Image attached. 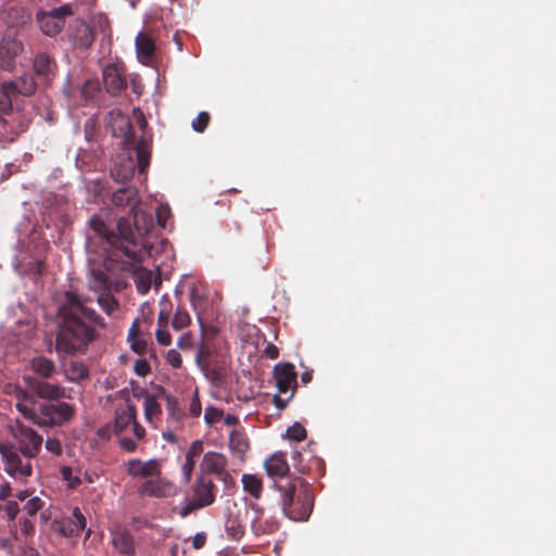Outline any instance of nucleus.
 Returning a JSON list of instances; mask_svg holds the SVG:
<instances>
[{
  "instance_id": "obj_1",
  "label": "nucleus",
  "mask_w": 556,
  "mask_h": 556,
  "mask_svg": "<svg viewBox=\"0 0 556 556\" xmlns=\"http://www.w3.org/2000/svg\"><path fill=\"white\" fill-rule=\"evenodd\" d=\"M134 226L137 233L119 220L116 232L98 216L89 220L92 233L86 239V250L89 254L102 258V266L105 271L116 274L119 271H131L137 269L146 256L150 255V249L143 239L154 228V220L151 214L138 207L131 208Z\"/></svg>"
},
{
  "instance_id": "obj_2",
  "label": "nucleus",
  "mask_w": 556,
  "mask_h": 556,
  "mask_svg": "<svg viewBox=\"0 0 556 556\" xmlns=\"http://www.w3.org/2000/svg\"><path fill=\"white\" fill-rule=\"evenodd\" d=\"M60 323L55 334L54 351L61 355L85 354L89 344L99 337L98 328H105L104 319L74 292L65 293L59 307Z\"/></svg>"
},
{
  "instance_id": "obj_3",
  "label": "nucleus",
  "mask_w": 556,
  "mask_h": 556,
  "mask_svg": "<svg viewBox=\"0 0 556 556\" xmlns=\"http://www.w3.org/2000/svg\"><path fill=\"white\" fill-rule=\"evenodd\" d=\"M275 488L281 493V508L289 519L306 521L309 518L314 507V495L306 480L294 477L283 482H275Z\"/></svg>"
},
{
  "instance_id": "obj_4",
  "label": "nucleus",
  "mask_w": 556,
  "mask_h": 556,
  "mask_svg": "<svg viewBox=\"0 0 556 556\" xmlns=\"http://www.w3.org/2000/svg\"><path fill=\"white\" fill-rule=\"evenodd\" d=\"M123 124V129H125L124 143L127 149L135 150L137 164L131 157L122 159L119 162H116L111 168V176L118 182L129 181L134 176L136 166L139 173L143 174L150 164L149 142L143 137L136 138L129 119H124Z\"/></svg>"
},
{
  "instance_id": "obj_5",
  "label": "nucleus",
  "mask_w": 556,
  "mask_h": 556,
  "mask_svg": "<svg viewBox=\"0 0 556 556\" xmlns=\"http://www.w3.org/2000/svg\"><path fill=\"white\" fill-rule=\"evenodd\" d=\"M75 416V408L66 402L53 401L38 404L31 422L40 428L62 427Z\"/></svg>"
},
{
  "instance_id": "obj_6",
  "label": "nucleus",
  "mask_w": 556,
  "mask_h": 556,
  "mask_svg": "<svg viewBox=\"0 0 556 556\" xmlns=\"http://www.w3.org/2000/svg\"><path fill=\"white\" fill-rule=\"evenodd\" d=\"M217 488L212 478L201 475L192 486V498L186 500L178 514L186 518L195 510L212 505L216 500Z\"/></svg>"
},
{
  "instance_id": "obj_7",
  "label": "nucleus",
  "mask_w": 556,
  "mask_h": 556,
  "mask_svg": "<svg viewBox=\"0 0 556 556\" xmlns=\"http://www.w3.org/2000/svg\"><path fill=\"white\" fill-rule=\"evenodd\" d=\"M10 433L16 443L15 448L20 451L24 457L35 458L40 453L43 439L31 427L16 419L10 425Z\"/></svg>"
},
{
  "instance_id": "obj_8",
  "label": "nucleus",
  "mask_w": 556,
  "mask_h": 556,
  "mask_svg": "<svg viewBox=\"0 0 556 556\" xmlns=\"http://www.w3.org/2000/svg\"><path fill=\"white\" fill-rule=\"evenodd\" d=\"M4 470L14 479H26L33 475L31 459L24 457L13 445L0 444Z\"/></svg>"
},
{
  "instance_id": "obj_9",
  "label": "nucleus",
  "mask_w": 556,
  "mask_h": 556,
  "mask_svg": "<svg viewBox=\"0 0 556 556\" xmlns=\"http://www.w3.org/2000/svg\"><path fill=\"white\" fill-rule=\"evenodd\" d=\"M74 11L71 4H63L50 11H39L36 14V22L40 30L49 37L61 33L65 25V18L72 16Z\"/></svg>"
},
{
  "instance_id": "obj_10",
  "label": "nucleus",
  "mask_w": 556,
  "mask_h": 556,
  "mask_svg": "<svg viewBox=\"0 0 556 556\" xmlns=\"http://www.w3.org/2000/svg\"><path fill=\"white\" fill-rule=\"evenodd\" d=\"M112 286L113 280L105 271L92 269L90 288L97 292H101L97 301L108 315H111L118 307L117 300L110 293Z\"/></svg>"
},
{
  "instance_id": "obj_11",
  "label": "nucleus",
  "mask_w": 556,
  "mask_h": 556,
  "mask_svg": "<svg viewBox=\"0 0 556 556\" xmlns=\"http://www.w3.org/2000/svg\"><path fill=\"white\" fill-rule=\"evenodd\" d=\"M25 382L37 397L46 400L47 402L58 401L65 395V389L60 383H52L46 379H38L36 377H25Z\"/></svg>"
},
{
  "instance_id": "obj_12",
  "label": "nucleus",
  "mask_w": 556,
  "mask_h": 556,
  "mask_svg": "<svg viewBox=\"0 0 556 556\" xmlns=\"http://www.w3.org/2000/svg\"><path fill=\"white\" fill-rule=\"evenodd\" d=\"M111 544L113 548L121 555L135 556L136 544L132 533L124 528L116 526L110 529Z\"/></svg>"
},
{
  "instance_id": "obj_13",
  "label": "nucleus",
  "mask_w": 556,
  "mask_h": 556,
  "mask_svg": "<svg viewBox=\"0 0 556 556\" xmlns=\"http://www.w3.org/2000/svg\"><path fill=\"white\" fill-rule=\"evenodd\" d=\"M23 51L22 41L13 37L0 40V68L11 72L15 67V60Z\"/></svg>"
},
{
  "instance_id": "obj_14",
  "label": "nucleus",
  "mask_w": 556,
  "mask_h": 556,
  "mask_svg": "<svg viewBox=\"0 0 556 556\" xmlns=\"http://www.w3.org/2000/svg\"><path fill=\"white\" fill-rule=\"evenodd\" d=\"M126 471L134 478L151 479L161 476V465L155 458L147 462H142L139 458H132L126 463Z\"/></svg>"
},
{
  "instance_id": "obj_15",
  "label": "nucleus",
  "mask_w": 556,
  "mask_h": 556,
  "mask_svg": "<svg viewBox=\"0 0 556 556\" xmlns=\"http://www.w3.org/2000/svg\"><path fill=\"white\" fill-rule=\"evenodd\" d=\"M140 494L152 497H169L176 494V486L172 482L159 477L146 480L140 485Z\"/></svg>"
},
{
  "instance_id": "obj_16",
  "label": "nucleus",
  "mask_w": 556,
  "mask_h": 556,
  "mask_svg": "<svg viewBox=\"0 0 556 556\" xmlns=\"http://www.w3.org/2000/svg\"><path fill=\"white\" fill-rule=\"evenodd\" d=\"M274 377L280 394L291 392L296 388V372L291 363L277 364L274 367Z\"/></svg>"
},
{
  "instance_id": "obj_17",
  "label": "nucleus",
  "mask_w": 556,
  "mask_h": 556,
  "mask_svg": "<svg viewBox=\"0 0 556 556\" xmlns=\"http://www.w3.org/2000/svg\"><path fill=\"white\" fill-rule=\"evenodd\" d=\"M70 38L74 46L81 50H87L94 40L91 27L79 18L72 23L70 27Z\"/></svg>"
},
{
  "instance_id": "obj_18",
  "label": "nucleus",
  "mask_w": 556,
  "mask_h": 556,
  "mask_svg": "<svg viewBox=\"0 0 556 556\" xmlns=\"http://www.w3.org/2000/svg\"><path fill=\"white\" fill-rule=\"evenodd\" d=\"M87 520L78 507H74L72 516L58 521L59 532L65 538L77 536L86 528Z\"/></svg>"
},
{
  "instance_id": "obj_19",
  "label": "nucleus",
  "mask_w": 556,
  "mask_h": 556,
  "mask_svg": "<svg viewBox=\"0 0 556 556\" xmlns=\"http://www.w3.org/2000/svg\"><path fill=\"white\" fill-rule=\"evenodd\" d=\"M227 458L217 452H207L203 456L202 468L207 473H214L218 479L226 481L229 473L226 471Z\"/></svg>"
},
{
  "instance_id": "obj_20",
  "label": "nucleus",
  "mask_w": 556,
  "mask_h": 556,
  "mask_svg": "<svg viewBox=\"0 0 556 556\" xmlns=\"http://www.w3.org/2000/svg\"><path fill=\"white\" fill-rule=\"evenodd\" d=\"M29 368L38 379L51 380L58 374L54 361L43 355L34 356L29 362Z\"/></svg>"
},
{
  "instance_id": "obj_21",
  "label": "nucleus",
  "mask_w": 556,
  "mask_h": 556,
  "mask_svg": "<svg viewBox=\"0 0 556 556\" xmlns=\"http://www.w3.org/2000/svg\"><path fill=\"white\" fill-rule=\"evenodd\" d=\"M103 83L106 91L112 96H117L126 87L124 77L114 64H109L103 70Z\"/></svg>"
},
{
  "instance_id": "obj_22",
  "label": "nucleus",
  "mask_w": 556,
  "mask_h": 556,
  "mask_svg": "<svg viewBox=\"0 0 556 556\" xmlns=\"http://www.w3.org/2000/svg\"><path fill=\"white\" fill-rule=\"evenodd\" d=\"M137 418V410L134 404L128 403L123 408H117L114 420V433L122 435Z\"/></svg>"
},
{
  "instance_id": "obj_23",
  "label": "nucleus",
  "mask_w": 556,
  "mask_h": 556,
  "mask_svg": "<svg viewBox=\"0 0 556 556\" xmlns=\"http://www.w3.org/2000/svg\"><path fill=\"white\" fill-rule=\"evenodd\" d=\"M33 67L38 76H42L47 79H50L56 74V62L53 56L46 52H39L35 55Z\"/></svg>"
},
{
  "instance_id": "obj_24",
  "label": "nucleus",
  "mask_w": 556,
  "mask_h": 556,
  "mask_svg": "<svg viewBox=\"0 0 556 556\" xmlns=\"http://www.w3.org/2000/svg\"><path fill=\"white\" fill-rule=\"evenodd\" d=\"M266 472L271 478H285L289 472V464L283 453H276L264 462Z\"/></svg>"
},
{
  "instance_id": "obj_25",
  "label": "nucleus",
  "mask_w": 556,
  "mask_h": 556,
  "mask_svg": "<svg viewBox=\"0 0 556 556\" xmlns=\"http://www.w3.org/2000/svg\"><path fill=\"white\" fill-rule=\"evenodd\" d=\"M136 51L139 61L144 65L149 64L155 51L153 39L146 33H139L136 37Z\"/></svg>"
},
{
  "instance_id": "obj_26",
  "label": "nucleus",
  "mask_w": 556,
  "mask_h": 556,
  "mask_svg": "<svg viewBox=\"0 0 556 556\" xmlns=\"http://www.w3.org/2000/svg\"><path fill=\"white\" fill-rule=\"evenodd\" d=\"M7 115H0V141L12 142L15 137L26 130L22 123H16L14 118H7Z\"/></svg>"
},
{
  "instance_id": "obj_27",
  "label": "nucleus",
  "mask_w": 556,
  "mask_h": 556,
  "mask_svg": "<svg viewBox=\"0 0 556 556\" xmlns=\"http://www.w3.org/2000/svg\"><path fill=\"white\" fill-rule=\"evenodd\" d=\"M8 87L11 88L14 94L31 96L36 89L37 84L30 74H23L15 80L5 81Z\"/></svg>"
},
{
  "instance_id": "obj_28",
  "label": "nucleus",
  "mask_w": 556,
  "mask_h": 556,
  "mask_svg": "<svg viewBox=\"0 0 556 556\" xmlns=\"http://www.w3.org/2000/svg\"><path fill=\"white\" fill-rule=\"evenodd\" d=\"M166 424L172 425L174 428H182L186 414L181 409L179 402L176 397L170 395L166 396Z\"/></svg>"
},
{
  "instance_id": "obj_29",
  "label": "nucleus",
  "mask_w": 556,
  "mask_h": 556,
  "mask_svg": "<svg viewBox=\"0 0 556 556\" xmlns=\"http://www.w3.org/2000/svg\"><path fill=\"white\" fill-rule=\"evenodd\" d=\"M279 529V521L275 517L263 518L255 516L252 520V530L256 535L270 534Z\"/></svg>"
},
{
  "instance_id": "obj_30",
  "label": "nucleus",
  "mask_w": 556,
  "mask_h": 556,
  "mask_svg": "<svg viewBox=\"0 0 556 556\" xmlns=\"http://www.w3.org/2000/svg\"><path fill=\"white\" fill-rule=\"evenodd\" d=\"M64 375L70 382H79L89 377V370L83 362L73 361L64 370Z\"/></svg>"
},
{
  "instance_id": "obj_31",
  "label": "nucleus",
  "mask_w": 556,
  "mask_h": 556,
  "mask_svg": "<svg viewBox=\"0 0 556 556\" xmlns=\"http://www.w3.org/2000/svg\"><path fill=\"white\" fill-rule=\"evenodd\" d=\"M229 448L233 454L242 458L249 450V441L245 434L241 431L232 430L229 435Z\"/></svg>"
},
{
  "instance_id": "obj_32",
  "label": "nucleus",
  "mask_w": 556,
  "mask_h": 556,
  "mask_svg": "<svg viewBox=\"0 0 556 556\" xmlns=\"http://www.w3.org/2000/svg\"><path fill=\"white\" fill-rule=\"evenodd\" d=\"M225 531L227 535L233 541H240L244 535V526L240 518L235 515H229L225 521Z\"/></svg>"
},
{
  "instance_id": "obj_33",
  "label": "nucleus",
  "mask_w": 556,
  "mask_h": 556,
  "mask_svg": "<svg viewBox=\"0 0 556 556\" xmlns=\"http://www.w3.org/2000/svg\"><path fill=\"white\" fill-rule=\"evenodd\" d=\"M243 490L254 498H260L263 492L262 479L256 475L244 473L242 476Z\"/></svg>"
},
{
  "instance_id": "obj_34",
  "label": "nucleus",
  "mask_w": 556,
  "mask_h": 556,
  "mask_svg": "<svg viewBox=\"0 0 556 556\" xmlns=\"http://www.w3.org/2000/svg\"><path fill=\"white\" fill-rule=\"evenodd\" d=\"M137 195V190L132 187H123L116 190L112 195V202L116 206H124L131 204Z\"/></svg>"
},
{
  "instance_id": "obj_35",
  "label": "nucleus",
  "mask_w": 556,
  "mask_h": 556,
  "mask_svg": "<svg viewBox=\"0 0 556 556\" xmlns=\"http://www.w3.org/2000/svg\"><path fill=\"white\" fill-rule=\"evenodd\" d=\"M29 391L22 388H15L14 396L16 399L15 407L23 417L29 421L35 417V412L30 410L25 404V397Z\"/></svg>"
},
{
  "instance_id": "obj_36",
  "label": "nucleus",
  "mask_w": 556,
  "mask_h": 556,
  "mask_svg": "<svg viewBox=\"0 0 556 556\" xmlns=\"http://www.w3.org/2000/svg\"><path fill=\"white\" fill-rule=\"evenodd\" d=\"M12 96H14L13 91L10 87H8V84L4 81L0 86V114L11 115Z\"/></svg>"
},
{
  "instance_id": "obj_37",
  "label": "nucleus",
  "mask_w": 556,
  "mask_h": 556,
  "mask_svg": "<svg viewBox=\"0 0 556 556\" xmlns=\"http://www.w3.org/2000/svg\"><path fill=\"white\" fill-rule=\"evenodd\" d=\"M143 407H144L146 419L151 424L153 422L154 419L159 418L162 414L161 405L151 395H148L144 397Z\"/></svg>"
},
{
  "instance_id": "obj_38",
  "label": "nucleus",
  "mask_w": 556,
  "mask_h": 556,
  "mask_svg": "<svg viewBox=\"0 0 556 556\" xmlns=\"http://www.w3.org/2000/svg\"><path fill=\"white\" fill-rule=\"evenodd\" d=\"M173 304L172 302L163 298L160 301V312L157 315V328H168L170 316H172Z\"/></svg>"
},
{
  "instance_id": "obj_39",
  "label": "nucleus",
  "mask_w": 556,
  "mask_h": 556,
  "mask_svg": "<svg viewBox=\"0 0 556 556\" xmlns=\"http://www.w3.org/2000/svg\"><path fill=\"white\" fill-rule=\"evenodd\" d=\"M191 323V317L189 315V313L182 308V307H178L174 314V317L172 319V327L177 330V331H180L182 329H185L186 327H188Z\"/></svg>"
},
{
  "instance_id": "obj_40",
  "label": "nucleus",
  "mask_w": 556,
  "mask_h": 556,
  "mask_svg": "<svg viewBox=\"0 0 556 556\" xmlns=\"http://www.w3.org/2000/svg\"><path fill=\"white\" fill-rule=\"evenodd\" d=\"M152 273L146 269H140L138 273V279L136 281L137 290L144 294L151 288Z\"/></svg>"
},
{
  "instance_id": "obj_41",
  "label": "nucleus",
  "mask_w": 556,
  "mask_h": 556,
  "mask_svg": "<svg viewBox=\"0 0 556 556\" xmlns=\"http://www.w3.org/2000/svg\"><path fill=\"white\" fill-rule=\"evenodd\" d=\"M286 437L292 441H303L306 438V429L300 422H294L287 429Z\"/></svg>"
},
{
  "instance_id": "obj_42",
  "label": "nucleus",
  "mask_w": 556,
  "mask_h": 556,
  "mask_svg": "<svg viewBox=\"0 0 556 556\" xmlns=\"http://www.w3.org/2000/svg\"><path fill=\"white\" fill-rule=\"evenodd\" d=\"M210 114L205 111L200 112L197 117L192 121V129L197 132H203L208 123H210Z\"/></svg>"
},
{
  "instance_id": "obj_43",
  "label": "nucleus",
  "mask_w": 556,
  "mask_h": 556,
  "mask_svg": "<svg viewBox=\"0 0 556 556\" xmlns=\"http://www.w3.org/2000/svg\"><path fill=\"white\" fill-rule=\"evenodd\" d=\"M223 416H224L223 409H219L214 406H207L205 408V413H204V421L208 426H212V425L218 422L223 418Z\"/></svg>"
},
{
  "instance_id": "obj_44",
  "label": "nucleus",
  "mask_w": 556,
  "mask_h": 556,
  "mask_svg": "<svg viewBox=\"0 0 556 556\" xmlns=\"http://www.w3.org/2000/svg\"><path fill=\"white\" fill-rule=\"evenodd\" d=\"M46 450L54 456H60L63 453V446L58 438H48L45 442Z\"/></svg>"
},
{
  "instance_id": "obj_45",
  "label": "nucleus",
  "mask_w": 556,
  "mask_h": 556,
  "mask_svg": "<svg viewBox=\"0 0 556 556\" xmlns=\"http://www.w3.org/2000/svg\"><path fill=\"white\" fill-rule=\"evenodd\" d=\"M43 506V502L40 497L35 496L27 501L23 509L29 515L35 516Z\"/></svg>"
},
{
  "instance_id": "obj_46",
  "label": "nucleus",
  "mask_w": 556,
  "mask_h": 556,
  "mask_svg": "<svg viewBox=\"0 0 556 556\" xmlns=\"http://www.w3.org/2000/svg\"><path fill=\"white\" fill-rule=\"evenodd\" d=\"M201 412L202 406L199 399L198 390H195L188 407V415L192 418H198L201 415Z\"/></svg>"
},
{
  "instance_id": "obj_47",
  "label": "nucleus",
  "mask_w": 556,
  "mask_h": 556,
  "mask_svg": "<svg viewBox=\"0 0 556 556\" xmlns=\"http://www.w3.org/2000/svg\"><path fill=\"white\" fill-rule=\"evenodd\" d=\"M195 462L193 459V455L190 452L186 454V462L181 467L182 473L185 476L186 482H189L191 473L194 469Z\"/></svg>"
},
{
  "instance_id": "obj_48",
  "label": "nucleus",
  "mask_w": 556,
  "mask_h": 556,
  "mask_svg": "<svg viewBox=\"0 0 556 556\" xmlns=\"http://www.w3.org/2000/svg\"><path fill=\"white\" fill-rule=\"evenodd\" d=\"M155 338L159 344L168 346L172 343V336L168 328H156Z\"/></svg>"
},
{
  "instance_id": "obj_49",
  "label": "nucleus",
  "mask_w": 556,
  "mask_h": 556,
  "mask_svg": "<svg viewBox=\"0 0 556 556\" xmlns=\"http://www.w3.org/2000/svg\"><path fill=\"white\" fill-rule=\"evenodd\" d=\"M166 361L173 368H180L182 365L180 353L174 349L167 351Z\"/></svg>"
},
{
  "instance_id": "obj_50",
  "label": "nucleus",
  "mask_w": 556,
  "mask_h": 556,
  "mask_svg": "<svg viewBox=\"0 0 556 556\" xmlns=\"http://www.w3.org/2000/svg\"><path fill=\"white\" fill-rule=\"evenodd\" d=\"M119 439H118V445L122 450L128 452V453H132L137 450V443L135 440L128 438V437H125V435H118Z\"/></svg>"
},
{
  "instance_id": "obj_51",
  "label": "nucleus",
  "mask_w": 556,
  "mask_h": 556,
  "mask_svg": "<svg viewBox=\"0 0 556 556\" xmlns=\"http://www.w3.org/2000/svg\"><path fill=\"white\" fill-rule=\"evenodd\" d=\"M131 349L138 354H144L148 349V343L144 339L136 337L129 340Z\"/></svg>"
},
{
  "instance_id": "obj_52",
  "label": "nucleus",
  "mask_w": 556,
  "mask_h": 556,
  "mask_svg": "<svg viewBox=\"0 0 556 556\" xmlns=\"http://www.w3.org/2000/svg\"><path fill=\"white\" fill-rule=\"evenodd\" d=\"M2 511H5L10 520L15 519L20 511V507L15 501H9L2 505Z\"/></svg>"
},
{
  "instance_id": "obj_53",
  "label": "nucleus",
  "mask_w": 556,
  "mask_h": 556,
  "mask_svg": "<svg viewBox=\"0 0 556 556\" xmlns=\"http://www.w3.org/2000/svg\"><path fill=\"white\" fill-rule=\"evenodd\" d=\"M170 215V210L167 205H160L156 210L157 224L161 227H165L166 220Z\"/></svg>"
},
{
  "instance_id": "obj_54",
  "label": "nucleus",
  "mask_w": 556,
  "mask_h": 556,
  "mask_svg": "<svg viewBox=\"0 0 556 556\" xmlns=\"http://www.w3.org/2000/svg\"><path fill=\"white\" fill-rule=\"evenodd\" d=\"M193 345L191 332L182 333L177 340V346L181 350H189Z\"/></svg>"
},
{
  "instance_id": "obj_55",
  "label": "nucleus",
  "mask_w": 556,
  "mask_h": 556,
  "mask_svg": "<svg viewBox=\"0 0 556 556\" xmlns=\"http://www.w3.org/2000/svg\"><path fill=\"white\" fill-rule=\"evenodd\" d=\"M180 429L181 428H174L172 425H167L166 429L162 432V438L166 442L174 444L177 442L176 431Z\"/></svg>"
},
{
  "instance_id": "obj_56",
  "label": "nucleus",
  "mask_w": 556,
  "mask_h": 556,
  "mask_svg": "<svg viewBox=\"0 0 556 556\" xmlns=\"http://www.w3.org/2000/svg\"><path fill=\"white\" fill-rule=\"evenodd\" d=\"M135 371L138 376L146 377L150 372V365L146 359H137Z\"/></svg>"
},
{
  "instance_id": "obj_57",
  "label": "nucleus",
  "mask_w": 556,
  "mask_h": 556,
  "mask_svg": "<svg viewBox=\"0 0 556 556\" xmlns=\"http://www.w3.org/2000/svg\"><path fill=\"white\" fill-rule=\"evenodd\" d=\"M293 394H294V390L290 393V395L288 397H282L279 393L274 396L273 402L278 409H280V410L285 409L287 407L289 401L293 397Z\"/></svg>"
},
{
  "instance_id": "obj_58",
  "label": "nucleus",
  "mask_w": 556,
  "mask_h": 556,
  "mask_svg": "<svg viewBox=\"0 0 556 556\" xmlns=\"http://www.w3.org/2000/svg\"><path fill=\"white\" fill-rule=\"evenodd\" d=\"M293 460L295 462V468L301 473H307L309 471V467L302 464V455L300 452H294L292 456Z\"/></svg>"
},
{
  "instance_id": "obj_59",
  "label": "nucleus",
  "mask_w": 556,
  "mask_h": 556,
  "mask_svg": "<svg viewBox=\"0 0 556 556\" xmlns=\"http://www.w3.org/2000/svg\"><path fill=\"white\" fill-rule=\"evenodd\" d=\"M37 395L31 391V392H28V394L26 395L25 397V402L24 404L33 412H38V406L36 407L37 405Z\"/></svg>"
},
{
  "instance_id": "obj_60",
  "label": "nucleus",
  "mask_w": 556,
  "mask_h": 556,
  "mask_svg": "<svg viewBox=\"0 0 556 556\" xmlns=\"http://www.w3.org/2000/svg\"><path fill=\"white\" fill-rule=\"evenodd\" d=\"M131 431L137 440H143L146 437V429L137 421L131 425Z\"/></svg>"
},
{
  "instance_id": "obj_61",
  "label": "nucleus",
  "mask_w": 556,
  "mask_h": 556,
  "mask_svg": "<svg viewBox=\"0 0 556 556\" xmlns=\"http://www.w3.org/2000/svg\"><path fill=\"white\" fill-rule=\"evenodd\" d=\"M205 543H206V534L204 532L197 533L192 538V546L195 549L202 548L205 545Z\"/></svg>"
},
{
  "instance_id": "obj_62",
  "label": "nucleus",
  "mask_w": 556,
  "mask_h": 556,
  "mask_svg": "<svg viewBox=\"0 0 556 556\" xmlns=\"http://www.w3.org/2000/svg\"><path fill=\"white\" fill-rule=\"evenodd\" d=\"M264 355L270 359H276L279 356V349L275 344L268 343L264 349Z\"/></svg>"
},
{
  "instance_id": "obj_63",
  "label": "nucleus",
  "mask_w": 556,
  "mask_h": 556,
  "mask_svg": "<svg viewBox=\"0 0 556 556\" xmlns=\"http://www.w3.org/2000/svg\"><path fill=\"white\" fill-rule=\"evenodd\" d=\"M11 495V486L8 482L0 483V500H7Z\"/></svg>"
},
{
  "instance_id": "obj_64",
  "label": "nucleus",
  "mask_w": 556,
  "mask_h": 556,
  "mask_svg": "<svg viewBox=\"0 0 556 556\" xmlns=\"http://www.w3.org/2000/svg\"><path fill=\"white\" fill-rule=\"evenodd\" d=\"M89 90H98V83H94V81H87L83 88V94L86 96V98H89L91 97V94H89Z\"/></svg>"
}]
</instances>
